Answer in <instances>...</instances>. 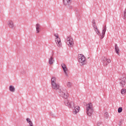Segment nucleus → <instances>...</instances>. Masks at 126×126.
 <instances>
[{"label": "nucleus", "instance_id": "f257e3e1", "mask_svg": "<svg viewBox=\"0 0 126 126\" xmlns=\"http://www.w3.org/2000/svg\"><path fill=\"white\" fill-rule=\"evenodd\" d=\"M59 92L60 96L63 98H64V99H65V100L64 101L65 106H67V107L68 108H71L72 106L74 107V102L73 101H71L69 102L67 99V98H68V96H69V95L68 94V93H67V91L66 89H65V88L59 90Z\"/></svg>", "mask_w": 126, "mask_h": 126}, {"label": "nucleus", "instance_id": "f03ea898", "mask_svg": "<svg viewBox=\"0 0 126 126\" xmlns=\"http://www.w3.org/2000/svg\"><path fill=\"white\" fill-rule=\"evenodd\" d=\"M93 27L94 31H95L96 34H97L98 36H100V39L102 40V39L105 37L106 31H107V27L106 26H104L102 31V34H101V32H100V31H99V29H98V28H97V26L96 25H93Z\"/></svg>", "mask_w": 126, "mask_h": 126}, {"label": "nucleus", "instance_id": "7ed1b4c3", "mask_svg": "<svg viewBox=\"0 0 126 126\" xmlns=\"http://www.w3.org/2000/svg\"><path fill=\"white\" fill-rule=\"evenodd\" d=\"M78 60L81 66H83V65H85L87 63L85 56L82 54H79L78 55Z\"/></svg>", "mask_w": 126, "mask_h": 126}, {"label": "nucleus", "instance_id": "20e7f679", "mask_svg": "<svg viewBox=\"0 0 126 126\" xmlns=\"http://www.w3.org/2000/svg\"><path fill=\"white\" fill-rule=\"evenodd\" d=\"M86 107L88 116H89V117H91V116H92V114H93V112H94L93 105L91 103H89L86 105Z\"/></svg>", "mask_w": 126, "mask_h": 126}, {"label": "nucleus", "instance_id": "39448f33", "mask_svg": "<svg viewBox=\"0 0 126 126\" xmlns=\"http://www.w3.org/2000/svg\"><path fill=\"white\" fill-rule=\"evenodd\" d=\"M119 83L120 86L124 88L125 86H126V74L123 73L122 74L121 77L119 78Z\"/></svg>", "mask_w": 126, "mask_h": 126}, {"label": "nucleus", "instance_id": "423d86ee", "mask_svg": "<svg viewBox=\"0 0 126 126\" xmlns=\"http://www.w3.org/2000/svg\"><path fill=\"white\" fill-rule=\"evenodd\" d=\"M56 79L55 77H53L51 78V86L52 89L54 90H58V89H60V85L59 84H57L56 83Z\"/></svg>", "mask_w": 126, "mask_h": 126}, {"label": "nucleus", "instance_id": "0eeeda50", "mask_svg": "<svg viewBox=\"0 0 126 126\" xmlns=\"http://www.w3.org/2000/svg\"><path fill=\"white\" fill-rule=\"evenodd\" d=\"M65 42L70 48L73 47V39H72V38L67 37L66 39L65 40Z\"/></svg>", "mask_w": 126, "mask_h": 126}, {"label": "nucleus", "instance_id": "6e6552de", "mask_svg": "<svg viewBox=\"0 0 126 126\" xmlns=\"http://www.w3.org/2000/svg\"><path fill=\"white\" fill-rule=\"evenodd\" d=\"M54 36L56 37L55 42L57 44L58 47L61 48L62 47V42H61V38L59 37V34L58 33H55Z\"/></svg>", "mask_w": 126, "mask_h": 126}, {"label": "nucleus", "instance_id": "1a4fd4ad", "mask_svg": "<svg viewBox=\"0 0 126 126\" xmlns=\"http://www.w3.org/2000/svg\"><path fill=\"white\" fill-rule=\"evenodd\" d=\"M102 61L104 66H106L111 63V60H110V59H107V58L104 56L102 57Z\"/></svg>", "mask_w": 126, "mask_h": 126}, {"label": "nucleus", "instance_id": "9d476101", "mask_svg": "<svg viewBox=\"0 0 126 126\" xmlns=\"http://www.w3.org/2000/svg\"><path fill=\"white\" fill-rule=\"evenodd\" d=\"M63 4L64 5H66L68 8L69 9H71L72 8V6L70 5L71 4V0H63Z\"/></svg>", "mask_w": 126, "mask_h": 126}, {"label": "nucleus", "instance_id": "9b49d317", "mask_svg": "<svg viewBox=\"0 0 126 126\" xmlns=\"http://www.w3.org/2000/svg\"><path fill=\"white\" fill-rule=\"evenodd\" d=\"M62 67L66 75V76L68 77V74H67V71H68V69L66 67V66H65V64L64 63H63L62 64Z\"/></svg>", "mask_w": 126, "mask_h": 126}, {"label": "nucleus", "instance_id": "f8f14e48", "mask_svg": "<svg viewBox=\"0 0 126 126\" xmlns=\"http://www.w3.org/2000/svg\"><path fill=\"white\" fill-rule=\"evenodd\" d=\"M74 107V110L73 111V113L74 115H76L78 112H79V109H80V107L78 106H75V104H74V106H72L71 108Z\"/></svg>", "mask_w": 126, "mask_h": 126}, {"label": "nucleus", "instance_id": "ddd939ff", "mask_svg": "<svg viewBox=\"0 0 126 126\" xmlns=\"http://www.w3.org/2000/svg\"><path fill=\"white\" fill-rule=\"evenodd\" d=\"M7 25L11 29H14V24L12 21H8L7 22Z\"/></svg>", "mask_w": 126, "mask_h": 126}, {"label": "nucleus", "instance_id": "4468645a", "mask_svg": "<svg viewBox=\"0 0 126 126\" xmlns=\"http://www.w3.org/2000/svg\"><path fill=\"white\" fill-rule=\"evenodd\" d=\"M76 12V16L78 20H80V10L78 9H76L75 10Z\"/></svg>", "mask_w": 126, "mask_h": 126}, {"label": "nucleus", "instance_id": "2eb2a0df", "mask_svg": "<svg viewBox=\"0 0 126 126\" xmlns=\"http://www.w3.org/2000/svg\"><path fill=\"white\" fill-rule=\"evenodd\" d=\"M115 50L116 54L120 56V53H119V52H120V49L119 48V47L117 44H116L115 45Z\"/></svg>", "mask_w": 126, "mask_h": 126}, {"label": "nucleus", "instance_id": "dca6fc26", "mask_svg": "<svg viewBox=\"0 0 126 126\" xmlns=\"http://www.w3.org/2000/svg\"><path fill=\"white\" fill-rule=\"evenodd\" d=\"M54 62H55V60H54V58H53V56H51L49 60V64H50V65H52V64H54Z\"/></svg>", "mask_w": 126, "mask_h": 126}, {"label": "nucleus", "instance_id": "f3484780", "mask_svg": "<svg viewBox=\"0 0 126 126\" xmlns=\"http://www.w3.org/2000/svg\"><path fill=\"white\" fill-rule=\"evenodd\" d=\"M35 27H36V33H39L40 30H41V29H40L41 28V26L40 25V24H37L36 25Z\"/></svg>", "mask_w": 126, "mask_h": 126}, {"label": "nucleus", "instance_id": "a211bd4d", "mask_svg": "<svg viewBox=\"0 0 126 126\" xmlns=\"http://www.w3.org/2000/svg\"><path fill=\"white\" fill-rule=\"evenodd\" d=\"M9 89L11 92H15V88L11 85L9 86Z\"/></svg>", "mask_w": 126, "mask_h": 126}, {"label": "nucleus", "instance_id": "6ab92c4d", "mask_svg": "<svg viewBox=\"0 0 126 126\" xmlns=\"http://www.w3.org/2000/svg\"><path fill=\"white\" fill-rule=\"evenodd\" d=\"M126 93V89H123L121 90V94L123 95H125V94Z\"/></svg>", "mask_w": 126, "mask_h": 126}, {"label": "nucleus", "instance_id": "aec40b11", "mask_svg": "<svg viewBox=\"0 0 126 126\" xmlns=\"http://www.w3.org/2000/svg\"><path fill=\"white\" fill-rule=\"evenodd\" d=\"M118 113H122L123 112V108L122 107H119L118 109Z\"/></svg>", "mask_w": 126, "mask_h": 126}, {"label": "nucleus", "instance_id": "412c9836", "mask_svg": "<svg viewBox=\"0 0 126 126\" xmlns=\"http://www.w3.org/2000/svg\"><path fill=\"white\" fill-rule=\"evenodd\" d=\"M104 117L105 118H106V119H108L109 117V113H108V112H105L104 114Z\"/></svg>", "mask_w": 126, "mask_h": 126}, {"label": "nucleus", "instance_id": "4be33fe9", "mask_svg": "<svg viewBox=\"0 0 126 126\" xmlns=\"http://www.w3.org/2000/svg\"><path fill=\"white\" fill-rule=\"evenodd\" d=\"M72 84L70 82H68L67 84V87H70L71 86Z\"/></svg>", "mask_w": 126, "mask_h": 126}, {"label": "nucleus", "instance_id": "5701e85b", "mask_svg": "<svg viewBox=\"0 0 126 126\" xmlns=\"http://www.w3.org/2000/svg\"><path fill=\"white\" fill-rule=\"evenodd\" d=\"M93 25H96V22L95 20L93 19L92 21Z\"/></svg>", "mask_w": 126, "mask_h": 126}, {"label": "nucleus", "instance_id": "b1692460", "mask_svg": "<svg viewBox=\"0 0 126 126\" xmlns=\"http://www.w3.org/2000/svg\"><path fill=\"white\" fill-rule=\"evenodd\" d=\"M27 122L29 123V125H30V122H31V121L29 118H27Z\"/></svg>", "mask_w": 126, "mask_h": 126}, {"label": "nucleus", "instance_id": "393cba45", "mask_svg": "<svg viewBox=\"0 0 126 126\" xmlns=\"http://www.w3.org/2000/svg\"><path fill=\"white\" fill-rule=\"evenodd\" d=\"M122 122H123V120H120V123L119 124V126H122Z\"/></svg>", "mask_w": 126, "mask_h": 126}, {"label": "nucleus", "instance_id": "a878e982", "mask_svg": "<svg viewBox=\"0 0 126 126\" xmlns=\"http://www.w3.org/2000/svg\"><path fill=\"white\" fill-rule=\"evenodd\" d=\"M30 126H33V123H32V121H30Z\"/></svg>", "mask_w": 126, "mask_h": 126}, {"label": "nucleus", "instance_id": "bb28decb", "mask_svg": "<svg viewBox=\"0 0 126 126\" xmlns=\"http://www.w3.org/2000/svg\"><path fill=\"white\" fill-rule=\"evenodd\" d=\"M22 74H25V71H23L22 72Z\"/></svg>", "mask_w": 126, "mask_h": 126}, {"label": "nucleus", "instance_id": "cd10ccee", "mask_svg": "<svg viewBox=\"0 0 126 126\" xmlns=\"http://www.w3.org/2000/svg\"><path fill=\"white\" fill-rule=\"evenodd\" d=\"M100 125H101V124H100V123H97V126H99Z\"/></svg>", "mask_w": 126, "mask_h": 126}]
</instances>
